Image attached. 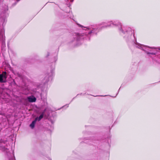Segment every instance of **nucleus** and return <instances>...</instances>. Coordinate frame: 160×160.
Wrapping results in <instances>:
<instances>
[{
    "label": "nucleus",
    "instance_id": "nucleus-3",
    "mask_svg": "<svg viewBox=\"0 0 160 160\" xmlns=\"http://www.w3.org/2000/svg\"><path fill=\"white\" fill-rule=\"evenodd\" d=\"M7 73L6 72H3L0 74V82H5L6 81L7 78Z\"/></svg>",
    "mask_w": 160,
    "mask_h": 160
},
{
    "label": "nucleus",
    "instance_id": "nucleus-15",
    "mask_svg": "<svg viewBox=\"0 0 160 160\" xmlns=\"http://www.w3.org/2000/svg\"><path fill=\"white\" fill-rule=\"evenodd\" d=\"M8 10V7L7 6H5V11H7Z\"/></svg>",
    "mask_w": 160,
    "mask_h": 160
},
{
    "label": "nucleus",
    "instance_id": "nucleus-12",
    "mask_svg": "<svg viewBox=\"0 0 160 160\" xmlns=\"http://www.w3.org/2000/svg\"><path fill=\"white\" fill-rule=\"evenodd\" d=\"M78 26H79L80 27H81V28L83 27L85 28V29H83L85 30H89V29H91V28H90L89 27H83L82 26V25H80V24H78Z\"/></svg>",
    "mask_w": 160,
    "mask_h": 160
},
{
    "label": "nucleus",
    "instance_id": "nucleus-4",
    "mask_svg": "<svg viewBox=\"0 0 160 160\" xmlns=\"http://www.w3.org/2000/svg\"><path fill=\"white\" fill-rule=\"evenodd\" d=\"M5 36L2 30L0 33V42H2L3 47L5 46Z\"/></svg>",
    "mask_w": 160,
    "mask_h": 160
},
{
    "label": "nucleus",
    "instance_id": "nucleus-14",
    "mask_svg": "<svg viewBox=\"0 0 160 160\" xmlns=\"http://www.w3.org/2000/svg\"><path fill=\"white\" fill-rule=\"evenodd\" d=\"M128 32L129 33V34H132V33L131 29L130 28H129L128 31Z\"/></svg>",
    "mask_w": 160,
    "mask_h": 160
},
{
    "label": "nucleus",
    "instance_id": "nucleus-10",
    "mask_svg": "<svg viewBox=\"0 0 160 160\" xmlns=\"http://www.w3.org/2000/svg\"><path fill=\"white\" fill-rule=\"evenodd\" d=\"M97 30V29H93L92 30H91L90 31L88 32V36L92 33H95L96 34L97 32L96 31Z\"/></svg>",
    "mask_w": 160,
    "mask_h": 160
},
{
    "label": "nucleus",
    "instance_id": "nucleus-8",
    "mask_svg": "<svg viewBox=\"0 0 160 160\" xmlns=\"http://www.w3.org/2000/svg\"><path fill=\"white\" fill-rule=\"evenodd\" d=\"M99 27L102 26V27L105 28L107 27L111 26L112 25L110 24L108 25L105 22H102L99 24Z\"/></svg>",
    "mask_w": 160,
    "mask_h": 160
},
{
    "label": "nucleus",
    "instance_id": "nucleus-16",
    "mask_svg": "<svg viewBox=\"0 0 160 160\" xmlns=\"http://www.w3.org/2000/svg\"><path fill=\"white\" fill-rule=\"evenodd\" d=\"M9 160H15L14 158H11L9 159Z\"/></svg>",
    "mask_w": 160,
    "mask_h": 160
},
{
    "label": "nucleus",
    "instance_id": "nucleus-11",
    "mask_svg": "<svg viewBox=\"0 0 160 160\" xmlns=\"http://www.w3.org/2000/svg\"><path fill=\"white\" fill-rule=\"evenodd\" d=\"M46 109L44 110V111L42 112L40 116L38 118L37 121H40L43 117V116L45 112Z\"/></svg>",
    "mask_w": 160,
    "mask_h": 160
},
{
    "label": "nucleus",
    "instance_id": "nucleus-7",
    "mask_svg": "<svg viewBox=\"0 0 160 160\" xmlns=\"http://www.w3.org/2000/svg\"><path fill=\"white\" fill-rule=\"evenodd\" d=\"M85 35V36H87V35L86 34H85L84 33H83L82 34H81V35H80L79 34H77L75 33V35H74V36H76V37H75V38H76V39L77 40H79L80 39V37L82 36H84Z\"/></svg>",
    "mask_w": 160,
    "mask_h": 160
},
{
    "label": "nucleus",
    "instance_id": "nucleus-2",
    "mask_svg": "<svg viewBox=\"0 0 160 160\" xmlns=\"http://www.w3.org/2000/svg\"><path fill=\"white\" fill-rule=\"evenodd\" d=\"M135 44H136V47L138 48H139L140 49H141L143 51H145L148 54H151L152 55L155 54V53L149 52L146 51L145 49H146L147 48H150L154 49H157L156 48H155L154 47H149L148 46H144L143 45L140 44L139 43H138L137 42L135 43Z\"/></svg>",
    "mask_w": 160,
    "mask_h": 160
},
{
    "label": "nucleus",
    "instance_id": "nucleus-17",
    "mask_svg": "<svg viewBox=\"0 0 160 160\" xmlns=\"http://www.w3.org/2000/svg\"><path fill=\"white\" fill-rule=\"evenodd\" d=\"M17 1H19L20 0H17Z\"/></svg>",
    "mask_w": 160,
    "mask_h": 160
},
{
    "label": "nucleus",
    "instance_id": "nucleus-5",
    "mask_svg": "<svg viewBox=\"0 0 160 160\" xmlns=\"http://www.w3.org/2000/svg\"><path fill=\"white\" fill-rule=\"evenodd\" d=\"M110 22L112 23V25H115V26H118V27L120 31H121V32H122V33H124V32L123 31V30L122 29V27H121V24L120 23L118 22V23L117 24H114L113 23H112V21H111Z\"/></svg>",
    "mask_w": 160,
    "mask_h": 160
},
{
    "label": "nucleus",
    "instance_id": "nucleus-13",
    "mask_svg": "<svg viewBox=\"0 0 160 160\" xmlns=\"http://www.w3.org/2000/svg\"><path fill=\"white\" fill-rule=\"evenodd\" d=\"M6 17V14H5V15H4V16L3 17H2V18H1V19L2 20V22H4L5 21V17Z\"/></svg>",
    "mask_w": 160,
    "mask_h": 160
},
{
    "label": "nucleus",
    "instance_id": "nucleus-1",
    "mask_svg": "<svg viewBox=\"0 0 160 160\" xmlns=\"http://www.w3.org/2000/svg\"><path fill=\"white\" fill-rule=\"evenodd\" d=\"M8 142L6 140L4 141L2 140H0V149L2 151L8 153Z\"/></svg>",
    "mask_w": 160,
    "mask_h": 160
},
{
    "label": "nucleus",
    "instance_id": "nucleus-9",
    "mask_svg": "<svg viewBox=\"0 0 160 160\" xmlns=\"http://www.w3.org/2000/svg\"><path fill=\"white\" fill-rule=\"evenodd\" d=\"M38 119V118H36L33 121L32 123L30 124V126L32 128V129L34 128L35 124L36 123V121H37Z\"/></svg>",
    "mask_w": 160,
    "mask_h": 160
},
{
    "label": "nucleus",
    "instance_id": "nucleus-6",
    "mask_svg": "<svg viewBox=\"0 0 160 160\" xmlns=\"http://www.w3.org/2000/svg\"><path fill=\"white\" fill-rule=\"evenodd\" d=\"M28 101L30 102H34L36 101V98L33 96H29L27 98Z\"/></svg>",
    "mask_w": 160,
    "mask_h": 160
}]
</instances>
